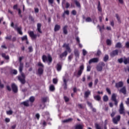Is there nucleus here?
<instances>
[{
    "label": "nucleus",
    "mask_w": 129,
    "mask_h": 129,
    "mask_svg": "<svg viewBox=\"0 0 129 129\" xmlns=\"http://www.w3.org/2000/svg\"><path fill=\"white\" fill-rule=\"evenodd\" d=\"M38 73L39 75H42L44 73V70L42 68H39L38 69Z\"/></svg>",
    "instance_id": "bb28decb"
},
{
    "label": "nucleus",
    "mask_w": 129,
    "mask_h": 129,
    "mask_svg": "<svg viewBox=\"0 0 129 129\" xmlns=\"http://www.w3.org/2000/svg\"><path fill=\"white\" fill-rule=\"evenodd\" d=\"M119 93H122L124 95L126 94V87L125 86L122 87V88L119 90Z\"/></svg>",
    "instance_id": "ddd939ff"
},
{
    "label": "nucleus",
    "mask_w": 129,
    "mask_h": 129,
    "mask_svg": "<svg viewBox=\"0 0 129 129\" xmlns=\"http://www.w3.org/2000/svg\"><path fill=\"white\" fill-rule=\"evenodd\" d=\"M11 87L14 93H17V92H18V86L16 85V84L12 83L11 84Z\"/></svg>",
    "instance_id": "f8f14e48"
},
{
    "label": "nucleus",
    "mask_w": 129,
    "mask_h": 129,
    "mask_svg": "<svg viewBox=\"0 0 129 129\" xmlns=\"http://www.w3.org/2000/svg\"><path fill=\"white\" fill-rule=\"evenodd\" d=\"M91 71V66H90V65L87 66V71L88 72H89Z\"/></svg>",
    "instance_id": "a18cd8bd"
},
{
    "label": "nucleus",
    "mask_w": 129,
    "mask_h": 129,
    "mask_svg": "<svg viewBox=\"0 0 129 129\" xmlns=\"http://www.w3.org/2000/svg\"><path fill=\"white\" fill-rule=\"evenodd\" d=\"M109 59V56H108V55L105 54L104 58H103V61L104 62H107V60Z\"/></svg>",
    "instance_id": "7c9ffc66"
},
{
    "label": "nucleus",
    "mask_w": 129,
    "mask_h": 129,
    "mask_svg": "<svg viewBox=\"0 0 129 129\" xmlns=\"http://www.w3.org/2000/svg\"><path fill=\"white\" fill-rule=\"evenodd\" d=\"M115 87H116L117 89L123 87V82L120 81V82H118V83H116L115 85Z\"/></svg>",
    "instance_id": "1a4fd4ad"
},
{
    "label": "nucleus",
    "mask_w": 129,
    "mask_h": 129,
    "mask_svg": "<svg viewBox=\"0 0 129 129\" xmlns=\"http://www.w3.org/2000/svg\"><path fill=\"white\" fill-rule=\"evenodd\" d=\"M74 54H75V57H76V58H79V50H78V49H75Z\"/></svg>",
    "instance_id": "4be33fe9"
},
{
    "label": "nucleus",
    "mask_w": 129,
    "mask_h": 129,
    "mask_svg": "<svg viewBox=\"0 0 129 129\" xmlns=\"http://www.w3.org/2000/svg\"><path fill=\"white\" fill-rule=\"evenodd\" d=\"M88 85H89V87L90 88H92V85H93V83H92V82H91L89 83Z\"/></svg>",
    "instance_id": "680f3d73"
},
{
    "label": "nucleus",
    "mask_w": 129,
    "mask_h": 129,
    "mask_svg": "<svg viewBox=\"0 0 129 129\" xmlns=\"http://www.w3.org/2000/svg\"><path fill=\"white\" fill-rule=\"evenodd\" d=\"M67 28H68V26L67 25H65L63 28V33L64 35H67L68 34V31H67Z\"/></svg>",
    "instance_id": "6ab92c4d"
},
{
    "label": "nucleus",
    "mask_w": 129,
    "mask_h": 129,
    "mask_svg": "<svg viewBox=\"0 0 129 129\" xmlns=\"http://www.w3.org/2000/svg\"><path fill=\"white\" fill-rule=\"evenodd\" d=\"M123 63L125 64V65H126V64H129V57L125 58L123 60Z\"/></svg>",
    "instance_id": "c9c22d12"
},
{
    "label": "nucleus",
    "mask_w": 129,
    "mask_h": 129,
    "mask_svg": "<svg viewBox=\"0 0 129 129\" xmlns=\"http://www.w3.org/2000/svg\"><path fill=\"white\" fill-rule=\"evenodd\" d=\"M117 55H118V49L114 50L110 53V56L112 58L115 57V56H117Z\"/></svg>",
    "instance_id": "0eeeda50"
},
{
    "label": "nucleus",
    "mask_w": 129,
    "mask_h": 129,
    "mask_svg": "<svg viewBox=\"0 0 129 129\" xmlns=\"http://www.w3.org/2000/svg\"><path fill=\"white\" fill-rule=\"evenodd\" d=\"M106 90L108 94H111V91H110V89H109V88H106Z\"/></svg>",
    "instance_id": "8fccbe9b"
},
{
    "label": "nucleus",
    "mask_w": 129,
    "mask_h": 129,
    "mask_svg": "<svg viewBox=\"0 0 129 129\" xmlns=\"http://www.w3.org/2000/svg\"><path fill=\"white\" fill-rule=\"evenodd\" d=\"M63 89L64 90L67 89V80H66V79H63Z\"/></svg>",
    "instance_id": "a878e982"
},
{
    "label": "nucleus",
    "mask_w": 129,
    "mask_h": 129,
    "mask_svg": "<svg viewBox=\"0 0 129 129\" xmlns=\"http://www.w3.org/2000/svg\"><path fill=\"white\" fill-rule=\"evenodd\" d=\"M95 126L96 129H101V127L99 126V124L97 123L95 124Z\"/></svg>",
    "instance_id": "603ef678"
},
{
    "label": "nucleus",
    "mask_w": 129,
    "mask_h": 129,
    "mask_svg": "<svg viewBox=\"0 0 129 129\" xmlns=\"http://www.w3.org/2000/svg\"><path fill=\"white\" fill-rule=\"evenodd\" d=\"M75 3L76 4V5L78 7V8H81V5H80V3L78 2L77 1H75Z\"/></svg>",
    "instance_id": "58836bf2"
},
{
    "label": "nucleus",
    "mask_w": 129,
    "mask_h": 129,
    "mask_svg": "<svg viewBox=\"0 0 129 129\" xmlns=\"http://www.w3.org/2000/svg\"><path fill=\"white\" fill-rule=\"evenodd\" d=\"M41 27H42V24L41 23L37 24V31L40 34H42V31L41 30Z\"/></svg>",
    "instance_id": "5701e85b"
},
{
    "label": "nucleus",
    "mask_w": 129,
    "mask_h": 129,
    "mask_svg": "<svg viewBox=\"0 0 129 129\" xmlns=\"http://www.w3.org/2000/svg\"><path fill=\"white\" fill-rule=\"evenodd\" d=\"M125 46L126 48L128 49V48H129V42L128 41L126 42Z\"/></svg>",
    "instance_id": "69168bd1"
},
{
    "label": "nucleus",
    "mask_w": 129,
    "mask_h": 129,
    "mask_svg": "<svg viewBox=\"0 0 129 129\" xmlns=\"http://www.w3.org/2000/svg\"><path fill=\"white\" fill-rule=\"evenodd\" d=\"M49 90L50 91H55V86L53 85H51L49 87Z\"/></svg>",
    "instance_id": "e433bc0d"
},
{
    "label": "nucleus",
    "mask_w": 129,
    "mask_h": 129,
    "mask_svg": "<svg viewBox=\"0 0 129 129\" xmlns=\"http://www.w3.org/2000/svg\"><path fill=\"white\" fill-rule=\"evenodd\" d=\"M99 61V59L97 57H94L90 59L89 60V64H92V63H97Z\"/></svg>",
    "instance_id": "9b49d317"
},
{
    "label": "nucleus",
    "mask_w": 129,
    "mask_h": 129,
    "mask_svg": "<svg viewBox=\"0 0 129 129\" xmlns=\"http://www.w3.org/2000/svg\"><path fill=\"white\" fill-rule=\"evenodd\" d=\"M2 56L3 58H4L5 60H10V56L6 55L5 53H2Z\"/></svg>",
    "instance_id": "b1692460"
},
{
    "label": "nucleus",
    "mask_w": 129,
    "mask_h": 129,
    "mask_svg": "<svg viewBox=\"0 0 129 129\" xmlns=\"http://www.w3.org/2000/svg\"><path fill=\"white\" fill-rule=\"evenodd\" d=\"M118 62L119 63H120V64H121V63H122L123 62V59H122V58L118 59Z\"/></svg>",
    "instance_id": "4d7b16f0"
},
{
    "label": "nucleus",
    "mask_w": 129,
    "mask_h": 129,
    "mask_svg": "<svg viewBox=\"0 0 129 129\" xmlns=\"http://www.w3.org/2000/svg\"><path fill=\"white\" fill-rule=\"evenodd\" d=\"M21 40L22 41H26L28 40V37L27 35H25L23 37H21Z\"/></svg>",
    "instance_id": "a19ab883"
},
{
    "label": "nucleus",
    "mask_w": 129,
    "mask_h": 129,
    "mask_svg": "<svg viewBox=\"0 0 129 129\" xmlns=\"http://www.w3.org/2000/svg\"><path fill=\"white\" fill-rule=\"evenodd\" d=\"M84 70V66L83 64L80 67V70L78 71L77 75L78 77H80L83 73V71Z\"/></svg>",
    "instance_id": "39448f33"
},
{
    "label": "nucleus",
    "mask_w": 129,
    "mask_h": 129,
    "mask_svg": "<svg viewBox=\"0 0 129 129\" xmlns=\"http://www.w3.org/2000/svg\"><path fill=\"white\" fill-rule=\"evenodd\" d=\"M103 18V16L101 15V16H99V20L100 21V23H102V19Z\"/></svg>",
    "instance_id": "13d9d810"
},
{
    "label": "nucleus",
    "mask_w": 129,
    "mask_h": 129,
    "mask_svg": "<svg viewBox=\"0 0 129 129\" xmlns=\"http://www.w3.org/2000/svg\"><path fill=\"white\" fill-rule=\"evenodd\" d=\"M98 83V79H96L94 81V85H97Z\"/></svg>",
    "instance_id": "0e129e2a"
},
{
    "label": "nucleus",
    "mask_w": 129,
    "mask_h": 129,
    "mask_svg": "<svg viewBox=\"0 0 129 129\" xmlns=\"http://www.w3.org/2000/svg\"><path fill=\"white\" fill-rule=\"evenodd\" d=\"M86 54H87V51L85 50V49H83V56L86 55Z\"/></svg>",
    "instance_id": "052dcab7"
},
{
    "label": "nucleus",
    "mask_w": 129,
    "mask_h": 129,
    "mask_svg": "<svg viewBox=\"0 0 129 129\" xmlns=\"http://www.w3.org/2000/svg\"><path fill=\"white\" fill-rule=\"evenodd\" d=\"M11 73L14 75H17V74H18V71H17V70H12Z\"/></svg>",
    "instance_id": "4c0bfd02"
},
{
    "label": "nucleus",
    "mask_w": 129,
    "mask_h": 129,
    "mask_svg": "<svg viewBox=\"0 0 129 129\" xmlns=\"http://www.w3.org/2000/svg\"><path fill=\"white\" fill-rule=\"evenodd\" d=\"M97 9H98V12H100V13H101V12H102V8H101V6L100 5V1L98 2V6H97Z\"/></svg>",
    "instance_id": "cd10ccee"
},
{
    "label": "nucleus",
    "mask_w": 129,
    "mask_h": 129,
    "mask_svg": "<svg viewBox=\"0 0 129 129\" xmlns=\"http://www.w3.org/2000/svg\"><path fill=\"white\" fill-rule=\"evenodd\" d=\"M61 29V26L58 24H56L54 26V32H58Z\"/></svg>",
    "instance_id": "aec40b11"
},
{
    "label": "nucleus",
    "mask_w": 129,
    "mask_h": 129,
    "mask_svg": "<svg viewBox=\"0 0 129 129\" xmlns=\"http://www.w3.org/2000/svg\"><path fill=\"white\" fill-rule=\"evenodd\" d=\"M115 17H116L118 23H119L120 24V23H121V20H120V17H119V16L117 14H116Z\"/></svg>",
    "instance_id": "f704fd0d"
},
{
    "label": "nucleus",
    "mask_w": 129,
    "mask_h": 129,
    "mask_svg": "<svg viewBox=\"0 0 129 129\" xmlns=\"http://www.w3.org/2000/svg\"><path fill=\"white\" fill-rule=\"evenodd\" d=\"M47 97H43L41 98V100L42 101V102H44L45 103V102H47Z\"/></svg>",
    "instance_id": "de8ad7c7"
},
{
    "label": "nucleus",
    "mask_w": 129,
    "mask_h": 129,
    "mask_svg": "<svg viewBox=\"0 0 129 129\" xmlns=\"http://www.w3.org/2000/svg\"><path fill=\"white\" fill-rule=\"evenodd\" d=\"M106 42L108 46H110V45H111V40H110V39H107Z\"/></svg>",
    "instance_id": "ea45409f"
},
{
    "label": "nucleus",
    "mask_w": 129,
    "mask_h": 129,
    "mask_svg": "<svg viewBox=\"0 0 129 129\" xmlns=\"http://www.w3.org/2000/svg\"><path fill=\"white\" fill-rule=\"evenodd\" d=\"M42 59L44 63L47 62L48 65H50V64L52 63V61H53L52 56H51L50 54H48L47 56H46V55H43Z\"/></svg>",
    "instance_id": "f03ea898"
},
{
    "label": "nucleus",
    "mask_w": 129,
    "mask_h": 129,
    "mask_svg": "<svg viewBox=\"0 0 129 129\" xmlns=\"http://www.w3.org/2000/svg\"><path fill=\"white\" fill-rule=\"evenodd\" d=\"M38 66H39L40 67H44V65L41 62L38 63Z\"/></svg>",
    "instance_id": "e2e57ef3"
},
{
    "label": "nucleus",
    "mask_w": 129,
    "mask_h": 129,
    "mask_svg": "<svg viewBox=\"0 0 129 129\" xmlns=\"http://www.w3.org/2000/svg\"><path fill=\"white\" fill-rule=\"evenodd\" d=\"M28 49H29L30 53L33 52V47L32 46H29L28 47Z\"/></svg>",
    "instance_id": "bf43d9fd"
},
{
    "label": "nucleus",
    "mask_w": 129,
    "mask_h": 129,
    "mask_svg": "<svg viewBox=\"0 0 129 129\" xmlns=\"http://www.w3.org/2000/svg\"><path fill=\"white\" fill-rule=\"evenodd\" d=\"M67 55H68V52L66 50L63 53L59 54V58L63 59L64 57H67Z\"/></svg>",
    "instance_id": "4468645a"
},
{
    "label": "nucleus",
    "mask_w": 129,
    "mask_h": 129,
    "mask_svg": "<svg viewBox=\"0 0 129 129\" xmlns=\"http://www.w3.org/2000/svg\"><path fill=\"white\" fill-rule=\"evenodd\" d=\"M111 100L114 102L115 105H117L118 101L116 100V94H113L111 96Z\"/></svg>",
    "instance_id": "9d476101"
},
{
    "label": "nucleus",
    "mask_w": 129,
    "mask_h": 129,
    "mask_svg": "<svg viewBox=\"0 0 129 129\" xmlns=\"http://www.w3.org/2000/svg\"><path fill=\"white\" fill-rule=\"evenodd\" d=\"M30 102L31 103H33L35 101V97L31 96L29 98V102Z\"/></svg>",
    "instance_id": "72a5a7b5"
},
{
    "label": "nucleus",
    "mask_w": 129,
    "mask_h": 129,
    "mask_svg": "<svg viewBox=\"0 0 129 129\" xmlns=\"http://www.w3.org/2000/svg\"><path fill=\"white\" fill-rule=\"evenodd\" d=\"M75 129H83V125L79 124L75 126Z\"/></svg>",
    "instance_id": "c756f323"
},
{
    "label": "nucleus",
    "mask_w": 129,
    "mask_h": 129,
    "mask_svg": "<svg viewBox=\"0 0 129 129\" xmlns=\"http://www.w3.org/2000/svg\"><path fill=\"white\" fill-rule=\"evenodd\" d=\"M94 99L95 100H97V101H100V100H101V97H100L99 95H97L94 96Z\"/></svg>",
    "instance_id": "412c9836"
},
{
    "label": "nucleus",
    "mask_w": 129,
    "mask_h": 129,
    "mask_svg": "<svg viewBox=\"0 0 129 129\" xmlns=\"http://www.w3.org/2000/svg\"><path fill=\"white\" fill-rule=\"evenodd\" d=\"M15 30H16L19 35H23V32H22V27H15Z\"/></svg>",
    "instance_id": "f3484780"
},
{
    "label": "nucleus",
    "mask_w": 129,
    "mask_h": 129,
    "mask_svg": "<svg viewBox=\"0 0 129 129\" xmlns=\"http://www.w3.org/2000/svg\"><path fill=\"white\" fill-rule=\"evenodd\" d=\"M24 68V63L21 62L19 66V72L21 75L17 77L18 80L21 84H25L26 83V75L23 73V69Z\"/></svg>",
    "instance_id": "f257e3e1"
},
{
    "label": "nucleus",
    "mask_w": 129,
    "mask_h": 129,
    "mask_svg": "<svg viewBox=\"0 0 129 129\" xmlns=\"http://www.w3.org/2000/svg\"><path fill=\"white\" fill-rule=\"evenodd\" d=\"M91 93V92H90V91H86L84 94L85 98H88V96H89V95H90Z\"/></svg>",
    "instance_id": "393cba45"
},
{
    "label": "nucleus",
    "mask_w": 129,
    "mask_h": 129,
    "mask_svg": "<svg viewBox=\"0 0 129 129\" xmlns=\"http://www.w3.org/2000/svg\"><path fill=\"white\" fill-rule=\"evenodd\" d=\"M73 120V119L72 118H69L68 119L62 120V122L63 123L70 122V121H72Z\"/></svg>",
    "instance_id": "c85d7f7f"
},
{
    "label": "nucleus",
    "mask_w": 129,
    "mask_h": 129,
    "mask_svg": "<svg viewBox=\"0 0 129 129\" xmlns=\"http://www.w3.org/2000/svg\"><path fill=\"white\" fill-rule=\"evenodd\" d=\"M77 14V12H76V10H74L72 11V14L74 16H76V14Z\"/></svg>",
    "instance_id": "5fc2aeb1"
},
{
    "label": "nucleus",
    "mask_w": 129,
    "mask_h": 129,
    "mask_svg": "<svg viewBox=\"0 0 129 129\" xmlns=\"http://www.w3.org/2000/svg\"><path fill=\"white\" fill-rule=\"evenodd\" d=\"M120 120V115H118L115 117L112 118V121L114 124H117L118 123V121Z\"/></svg>",
    "instance_id": "423d86ee"
},
{
    "label": "nucleus",
    "mask_w": 129,
    "mask_h": 129,
    "mask_svg": "<svg viewBox=\"0 0 129 129\" xmlns=\"http://www.w3.org/2000/svg\"><path fill=\"white\" fill-rule=\"evenodd\" d=\"M95 126L96 129H101V127L99 126V124L97 123L95 124Z\"/></svg>",
    "instance_id": "3c124183"
},
{
    "label": "nucleus",
    "mask_w": 129,
    "mask_h": 129,
    "mask_svg": "<svg viewBox=\"0 0 129 129\" xmlns=\"http://www.w3.org/2000/svg\"><path fill=\"white\" fill-rule=\"evenodd\" d=\"M64 99V101L65 102H69V100H70V99H69V98H68L67 96H64L63 97Z\"/></svg>",
    "instance_id": "37998d69"
},
{
    "label": "nucleus",
    "mask_w": 129,
    "mask_h": 129,
    "mask_svg": "<svg viewBox=\"0 0 129 129\" xmlns=\"http://www.w3.org/2000/svg\"><path fill=\"white\" fill-rule=\"evenodd\" d=\"M52 81L53 84H57L58 83V80L56 78L53 79Z\"/></svg>",
    "instance_id": "c03bdc74"
},
{
    "label": "nucleus",
    "mask_w": 129,
    "mask_h": 129,
    "mask_svg": "<svg viewBox=\"0 0 129 129\" xmlns=\"http://www.w3.org/2000/svg\"><path fill=\"white\" fill-rule=\"evenodd\" d=\"M87 103L88 106H89L90 107V108H92L93 106L92 105V103H90L89 101H87Z\"/></svg>",
    "instance_id": "49530a36"
},
{
    "label": "nucleus",
    "mask_w": 129,
    "mask_h": 129,
    "mask_svg": "<svg viewBox=\"0 0 129 129\" xmlns=\"http://www.w3.org/2000/svg\"><path fill=\"white\" fill-rule=\"evenodd\" d=\"M103 100L105 102H107V101H108V96L107 95H105L103 97Z\"/></svg>",
    "instance_id": "2f4dec72"
},
{
    "label": "nucleus",
    "mask_w": 129,
    "mask_h": 129,
    "mask_svg": "<svg viewBox=\"0 0 129 129\" xmlns=\"http://www.w3.org/2000/svg\"><path fill=\"white\" fill-rule=\"evenodd\" d=\"M5 39L6 40H12V35H10V36H7V37H5Z\"/></svg>",
    "instance_id": "864d4df0"
},
{
    "label": "nucleus",
    "mask_w": 129,
    "mask_h": 129,
    "mask_svg": "<svg viewBox=\"0 0 129 129\" xmlns=\"http://www.w3.org/2000/svg\"><path fill=\"white\" fill-rule=\"evenodd\" d=\"M63 47H64L66 48V50H67L69 53H71V49L69 46V44H67L66 43H64L63 45Z\"/></svg>",
    "instance_id": "2eb2a0df"
},
{
    "label": "nucleus",
    "mask_w": 129,
    "mask_h": 129,
    "mask_svg": "<svg viewBox=\"0 0 129 129\" xmlns=\"http://www.w3.org/2000/svg\"><path fill=\"white\" fill-rule=\"evenodd\" d=\"M7 114L9 115H12L13 114V111L12 110H9L7 111Z\"/></svg>",
    "instance_id": "09e8293b"
},
{
    "label": "nucleus",
    "mask_w": 129,
    "mask_h": 129,
    "mask_svg": "<svg viewBox=\"0 0 129 129\" xmlns=\"http://www.w3.org/2000/svg\"><path fill=\"white\" fill-rule=\"evenodd\" d=\"M116 112L114 111H113L112 113L110 114L111 117H113L114 115H115Z\"/></svg>",
    "instance_id": "338daca9"
},
{
    "label": "nucleus",
    "mask_w": 129,
    "mask_h": 129,
    "mask_svg": "<svg viewBox=\"0 0 129 129\" xmlns=\"http://www.w3.org/2000/svg\"><path fill=\"white\" fill-rule=\"evenodd\" d=\"M122 45L120 42H117L115 45V48H122Z\"/></svg>",
    "instance_id": "473e14b6"
},
{
    "label": "nucleus",
    "mask_w": 129,
    "mask_h": 129,
    "mask_svg": "<svg viewBox=\"0 0 129 129\" xmlns=\"http://www.w3.org/2000/svg\"><path fill=\"white\" fill-rule=\"evenodd\" d=\"M86 22H87V23H90V22H92V19H91L90 17H87L86 19Z\"/></svg>",
    "instance_id": "79ce46f5"
},
{
    "label": "nucleus",
    "mask_w": 129,
    "mask_h": 129,
    "mask_svg": "<svg viewBox=\"0 0 129 129\" xmlns=\"http://www.w3.org/2000/svg\"><path fill=\"white\" fill-rule=\"evenodd\" d=\"M72 58H73V54H72L68 57L69 61H71V60H72Z\"/></svg>",
    "instance_id": "6e6d98bb"
},
{
    "label": "nucleus",
    "mask_w": 129,
    "mask_h": 129,
    "mask_svg": "<svg viewBox=\"0 0 129 129\" xmlns=\"http://www.w3.org/2000/svg\"><path fill=\"white\" fill-rule=\"evenodd\" d=\"M28 34L32 40H34V39H37V37H38L37 34H35V33H34V31H29Z\"/></svg>",
    "instance_id": "6e6552de"
},
{
    "label": "nucleus",
    "mask_w": 129,
    "mask_h": 129,
    "mask_svg": "<svg viewBox=\"0 0 129 129\" xmlns=\"http://www.w3.org/2000/svg\"><path fill=\"white\" fill-rule=\"evenodd\" d=\"M35 116L37 119H40V114L39 113L36 114Z\"/></svg>",
    "instance_id": "774afa93"
},
{
    "label": "nucleus",
    "mask_w": 129,
    "mask_h": 129,
    "mask_svg": "<svg viewBox=\"0 0 129 129\" xmlns=\"http://www.w3.org/2000/svg\"><path fill=\"white\" fill-rule=\"evenodd\" d=\"M119 112L120 114H125V112L124 111V107L123 106V103L121 102L120 104V108L119 109Z\"/></svg>",
    "instance_id": "20e7f679"
},
{
    "label": "nucleus",
    "mask_w": 129,
    "mask_h": 129,
    "mask_svg": "<svg viewBox=\"0 0 129 129\" xmlns=\"http://www.w3.org/2000/svg\"><path fill=\"white\" fill-rule=\"evenodd\" d=\"M104 66H105V63L103 62H100L97 66L96 69L99 72H100L101 71H102V69Z\"/></svg>",
    "instance_id": "7ed1b4c3"
},
{
    "label": "nucleus",
    "mask_w": 129,
    "mask_h": 129,
    "mask_svg": "<svg viewBox=\"0 0 129 129\" xmlns=\"http://www.w3.org/2000/svg\"><path fill=\"white\" fill-rule=\"evenodd\" d=\"M56 70L57 71H61L62 70V64L61 63H58L56 64Z\"/></svg>",
    "instance_id": "a211bd4d"
},
{
    "label": "nucleus",
    "mask_w": 129,
    "mask_h": 129,
    "mask_svg": "<svg viewBox=\"0 0 129 129\" xmlns=\"http://www.w3.org/2000/svg\"><path fill=\"white\" fill-rule=\"evenodd\" d=\"M21 104L24 105V106H26V107H29V106H30V104H29V100L21 102Z\"/></svg>",
    "instance_id": "dca6fc26"
}]
</instances>
